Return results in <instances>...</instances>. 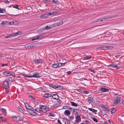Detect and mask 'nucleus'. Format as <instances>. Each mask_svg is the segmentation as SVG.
I'll use <instances>...</instances> for the list:
<instances>
[{"label": "nucleus", "mask_w": 124, "mask_h": 124, "mask_svg": "<svg viewBox=\"0 0 124 124\" xmlns=\"http://www.w3.org/2000/svg\"><path fill=\"white\" fill-rule=\"evenodd\" d=\"M24 105L26 109H28L29 110H30L31 106L30 105L27 103H24Z\"/></svg>", "instance_id": "dca6fc26"}, {"label": "nucleus", "mask_w": 124, "mask_h": 124, "mask_svg": "<svg viewBox=\"0 0 124 124\" xmlns=\"http://www.w3.org/2000/svg\"><path fill=\"white\" fill-rule=\"evenodd\" d=\"M18 109L20 112L22 113H24V109L20 106H18Z\"/></svg>", "instance_id": "0eeeda50"}, {"label": "nucleus", "mask_w": 124, "mask_h": 124, "mask_svg": "<svg viewBox=\"0 0 124 124\" xmlns=\"http://www.w3.org/2000/svg\"><path fill=\"white\" fill-rule=\"evenodd\" d=\"M39 73L37 72L34 73H33V75H31L32 77H35L36 78H39L40 77V76L39 75Z\"/></svg>", "instance_id": "1a4fd4ad"}, {"label": "nucleus", "mask_w": 124, "mask_h": 124, "mask_svg": "<svg viewBox=\"0 0 124 124\" xmlns=\"http://www.w3.org/2000/svg\"><path fill=\"white\" fill-rule=\"evenodd\" d=\"M43 35L41 34L40 35H39V37L40 39H41L43 37Z\"/></svg>", "instance_id": "603ef678"}, {"label": "nucleus", "mask_w": 124, "mask_h": 124, "mask_svg": "<svg viewBox=\"0 0 124 124\" xmlns=\"http://www.w3.org/2000/svg\"><path fill=\"white\" fill-rule=\"evenodd\" d=\"M101 19H102L103 20V21H104L105 20H106V17L105 18H104V17H102V18H101Z\"/></svg>", "instance_id": "bf43d9fd"}, {"label": "nucleus", "mask_w": 124, "mask_h": 124, "mask_svg": "<svg viewBox=\"0 0 124 124\" xmlns=\"http://www.w3.org/2000/svg\"><path fill=\"white\" fill-rule=\"evenodd\" d=\"M51 96V94L45 93L44 94V97L46 98H48Z\"/></svg>", "instance_id": "aec40b11"}, {"label": "nucleus", "mask_w": 124, "mask_h": 124, "mask_svg": "<svg viewBox=\"0 0 124 124\" xmlns=\"http://www.w3.org/2000/svg\"><path fill=\"white\" fill-rule=\"evenodd\" d=\"M8 71H5L3 72V74L6 76H8Z\"/></svg>", "instance_id": "c9c22d12"}, {"label": "nucleus", "mask_w": 124, "mask_h": 124, "mask_svg": "<svg viewBox=\"0 0 124 124\" xmlns=\"http://www.w3.org/2000/svg\"><path fill=\"white\" fill-rule=\"evenodd\" d=\"M100 18L98 19L97 20L95 21V22L96 23L97 22H98L99 21H100Z\"/></svg>", "instance_id": "052dcab7"}, {"label": "nucleus", "mask_w": 124, "mask_h": 124, "mask_svg": "<svg viewBox=\"0 0 124 124\" xmlns=\"http://www.w3.org/2000/svg\"><path fill=\"white\" fill-rule=\"evenodd\" d=\"M36 63H40L42 62V61L40 60L36 59L34 61Z\"/></svg>", "instance_id": "393cba45"}, {"label": "nucleus", "mask_w": 124, "mask_h": 124, "mask_svg": "<svg viewBox=\"0 0 124 124\" xmlns=\"http://www.w3.org/2000/svg\"><path fill=\"white\" fill-rule=\"evenodd\" d=\"M115 68L117 69H118L120 68V67L118 66L117 65H115Z\"/></svg>", "instance_id": "864d4df0"}, {"label": "nucleus", "mask_w": 124, "mask_h": 124, "mask_svg": "<svg viewBox=\"0 0 124 124\" xmlns=\"http://www.w3.org/2000/svg\"><path fill=\"white\" fill-rule=\"evenodd\" d=\"M13 117L15 118V119L16 121H19L21 119V118L19 116H14Z\"/></svg>", "instance_id": "5701e85b"}, {"label": "nucleus", "mask_w": 124, "mask_h": 124, "mask_svg": "<svg viewBox=\"0 0 124 124\" xmlns=\"http://www.w3.org/2000/svg\"><path fill=\"white\" fill-rule=\"evenodd\" d=\"M110 124H114V122L112 120H111V122L110 123Z\"/></svg>", "instance_id": "774afa93"}, {"label": "nucleus", "mask_w": 124, "mask_h": 124, "mask_svg": "<svg viewBox=\"0 0 124 124\" xmlns=\"http://www.w3.org/2000/svg\"><path fill=\"white\" fill-rule=\"evenodd\" d=\"M52 98L55 100H58L59 98L58 95L57 94H53L51 95Z\"/></svg>", "instance_id": "9d476101"}, {"label": "nucleus", "mask_w": 124, "mask_h": 124, "mask_svg": "<svg viewBox=\"0 0 124 124\" xmlns=\"http://www.w3.org/2000/svg\"><path fill=\"white\" fill-rule=\"evenodd\" d=\"M75 111L76 113L75 114H75V115H76L77 114L79 113L78 109H76Z\"/></svg>", "instance_id": "a18cd8bd"}, {"label": "nucleus", "mask_w": 124, "mask_h": 124, "mask_svg": "<svg viewBox=\"0 0 124 124\" xmlns=\"http://www.w3.org/2000/svg\"><path fill=\"white\" fill-rule=\"evenodd\" d=\"M43 1L44 3L47 4L49 1H50L49 0H43Z\"/></svg>", "instance_id": "4c0bfd02"}, {"label": "nucleus", "mask_w": 124, "mask_h": 124, "mask_svg": "<svg viewBox=\"0 0 124 124\" xmlns=\"http://www.w3.org/2000/svg\"><path fill=\"white\" fill-rule=\"evenodd\" d=\"M8 80L9 81H11L12 82H13V81H15V79H13L12 78H9Z\"/></svg>", "instance_id": "473e14b6"}, {"label": "nucleus", "mask_w": 124, "mask_h": 124, "mask_svg": "<svg viewBox=\"0 0 124 124\" xmlns=\"http://www.w3.org/2000/svg\"><path fill=\"white\" fill-rule=\"evenodd\" d=\"M121 97L119 96L116 97L113 103L114 106L116 105L120 101Z\"/></svg>", "instance_id": "f03ea898"}, {"label": "nucleus", "mask_w": 124, "mask_h": 124, "mask_svg": "<svg viewBox=\"0 0 124 124\" xmlns=\"http://www.w3.org/2000/svg\"><path fill=\"white\" fill-rule=\"evenodd\" d=\"M68 117H69V119H71L72 120L74 119V117L72 116H69Z\"/></svg>", "instance_id": "c03bdc74"}, {"label": "nucleus", "mask_w": 124, "mask_h": 124, "mask_svg": "<svg viewBox=\"0 0 124 124\" xmlns=\"http://www.w3.org/2000/svg\"><path fill=\"white\" fill-rule=\"evenodd\" d=\"M67 62H65L64 63H62L60 62H59V67H60L62 66H64L65 64Z\"/></svg>", "instance_id": "c85d7f7f"}, {"label": "nucleus", "mask_w": 124, "mask_h": 124, "mask_svg": "<svg viewBox=\"0 0 124 124\" xmlns=\"http://www.w3.org/2000/svg\"><path fill=\"white\" fill-rule=\"evenodd\" d=\"M52 66L54 68H56L60 67L59 62L57 63H54L53 64Z\"/></svg>", "instance_id": "4468645a"}, {"label": "nucleus", "mask_w": 124, "mask_h": 124, "mask_svg": "<svg viewBox=\"0 0 124 124\" xmlns=\"http://www.w3.org/2000/svg\"><path fill=\"white\" fill-rule=\"evenodd\" d=\"M3 85L4 86L5 88L7 89L9 87V82L8 81L5 80L3 83Z\"/></svg>", "instance_id": "423d86ee"}, {"label": "nucleus", "mask_w": 124, "mask_h": 124, "mask_svg": "<svg viewBox=\"0 0 124 124\" xmlns=\"http://www.w3.org/2000/svg\"><path fill=\"white\" fill-rule=\"evenodd\" d=\"M35 110L38 112L40 113L41 112L40 106L39 108L37 107L35 109Z\"/></svg>", "instance_id": "4be33fe9"}, {"label": "nucleus", "mask_w": 124, "mask_h": 124, "mask_svg": "<svg viewBox=\"0 0 124 124\" xmlns=\"http://www.w3.org/2000/svg\"><path fill=\"white\" fill-rule=\"evenodd\" d=\"M111 66L113 68H115V65L113 64H111L108 65V66Z\"/></svg>", "instance_id": "09e8293b"}, {"label": "nucleus", "mask_w": 124, "mask_h": 124, "mask_svg": "<svg viewBox=\"0 0 124 124\" xmlns=\"http://www.w3.org/2000/svg\"><path fill=\"white\" fill-rule=\"evenodd\" d=\"M13 7L14 8H16L17 9H18V5H14L13 6Z\"/></svg>", "instance_id": "79ce46f5"}, {"label": "nucleus", "mask_w": 124, "mask_h": 124, "mask_svg": "<svg viewBox=\"0 0 124 124\" xmlns=\"http://www.w3.org/2000/svg\"><path fill=\"white\" fill-rule=\"evenodd\" d=\"M83 93L84 94H87L89 93V91H83Z\"/></svg>", "instance_id": "e433bc0d"}, {"label": "nucleus", "mask_w": 124, "mask_h": 124, "mask_svg": "<svg viewBox=\"0 0 124 124\" xmlns=\"http://www.w3.org/2000/svg\"><path fill=\"white\" fill-rule=\"evenodd\" d=\"M92 97H88L87 98V101H88V102L89 103H90L91 101V100Z\"/></svg>", "instance_id": "7c9ffc66"}, {"label": "nucleus", "mask_w": 124, "mask_h": 124, "mask_svg": "<svg viewBox=\"0 0 124 124\" xmlns=\"http://www.w3.org/2000/svg\"><path fill=\"white\" fill-rule=\"evenodd\" d=\"M59 12L57 11H55L52 12H50L48 13V14L49 15H58L59 14Z\"/></svg>", "instance_id": "39448f33"}, {"label": "nucleus", "mask_w": 124, "mask_h": 124, "mask_svg": "<svg viewBox=\"0 0 124 124\" xmlns=\"http://www.w3.org/2000/svg\"><path fill=\"white\" fill-rule=\"evenodd\" d=\"M90 71L93 72V73H94L95 72V71H94L93 70H90Z\"/></svg>", "instance_id": "e2e57ef3"}, {"label": "nucleus", "mask_w": 124, "mask_h": 124, "mask_svg": "<svg viewBox=\"0 0 124 124\" xmlns=\"http://www.w3.org/2000/svg\"><path fill=\"white\" fill-rule=\"evenodd\" d=\"M23 76L24 77H26L28 78H31L32 77V76H29L28 75H26L25 74H24L23 75Z\"/></svg>", "instance_id": "2f4dec72"}, {"label": "nucleus", "mask_w": 124, "mask_h": 124, "mask_svg": "<svg viewBox=\"0 0 124 124\" xmlns=\"http://www.w3.org/2000/svg\"><path fill=\"white\" fill-rule=\"evenodd\" d=\"M70 111L68 110H65L64 112V114L65 115H67V116L70 115Z\"/></svg>", "instance_id": "f3484780"}, {"label": "nucleus", "mask_w": 124, "mask_h": 124, "mask_svg": "<svg viewBox=\"0 0 124 124\" xmlns=\"http://www.w3.org/2000/svg\"><path fill=\"white\" fill-rule=\"evenodd\" d=\"M79 122V121L76 120L75 121V123H74V124H77V123Z\"/></svg>", "instance_id": "69168bd1"}, {"label": "nucleus", "mask_w": 124, "mask_h": 124, "mask_svg": "<svg viewBox=\"0 0 124 124\" xmlns=\"http://www.w3.org/2000/svg\"><path fill=\"white\" fill-rule=\"evenodd\" d=\"M1 111L3 112V113H5V114H6V110L5 109L2 108L1 109Z\"/></svg>", "instance_id": "c756f323"}, {"label": "nucleus", "mask_w": 124, "mask_h": 124, "mask_svg": "<svg viewBox=\"0 0 124 124\" xmlns=\"http://www.w3.org/2000/svg\"><path fill=\"white\" fill-rule=\"evenodd\" d=\"M5 2L6 3H9V1H8V0H5Z\"/></svg>", "instance_id": "680f3d73"}, {"label": "nucleus", "mask_w": 124, "mask_h": 124, "mask_svg": "<svg viewBox=\"0 0 124 124\" xmlns=\"http://www.w3.org/2000/svg\"><path fill=\"white\" fill-rule=\"evenodd\" d=\"M102 46H101L99 47H97L96 48V49L97 50H101V49H102Z\"/></svg>", "instance_id": "3c124183"}, {"label": "nucleus", "mask_w": 124, "mask_h": 124, "mask_svg": "<svg viewBox=\"0 0 124 124\" xmlns=\"http://www.w3.org/2000/svg\"><path fill=\"white\" fill-rule=\"evenodd\" d=\"M101 107L102 108H104V111H108L110 110V108H109L108 107H107L105 105H101Z\"/></svg>", "instance_id": "9b49d317"}, {"label": "nucleus", "mask_w": 124, "mask_h": 124, "mask_svg": "<svg viewBox=\"0 0 124 124\" xmlns=\"http://www.w3.org/2000/svg\"><path fill=\"white\" fill-rule=\"evenodd\" d=\"M28 112L29 114L32 116H36L38 115L37 113L34 111H28Z\"/></svg>", "instance_id": "6e6552de"}, {"label": "nucleus", "mask_w": 124, "mask_h": 124, "mask_svg": "<svg viewBox=\"0 0 124 124\" xmlns=\"http://www.w3.org/2000/svg\"><path fill=\"white\" fill-rule=\"evenodd\" d=\"M8 64L7 63H6L5 64H3L2 65V66H3L5 65H6V66L8 65Z\"/></svg>", "instance_id": "13d9d810"}, {"label": "nucleus", "mask_w": 124, "mask_h": 124, "mask_svg": "<svg viewBox=\"0 0 124 124\" xmlns=\"http://www.w3.org/2000/svg\"><path fill=\"white\" fill-rule=\"evenodd\" d=\"M8 22L6 21H4V22H2L1 23V24L3 26H4L5 24H6V23H7Z\"/></svg>", "instance_id": "72a5a7b5"}, {"label": "nucleus", "mask_w": 124, "mask_h": 124, "mask_svg": "<svg viewBox=\"0 0 124 124\" xmlns=\"http://www.w3.org/2000/svg\"><path fill=\"white\" fill-rule=\"evenodd\" d=\"M76 110V109L73 108L72 109L73 112L72 113H74L75 112V111Z\"/></svg>", "instance_id": "338daca9"}, {"label": "nucleus", "mask_w": 124, "mask_h": 124, "mask_svg": "<svg viewBox=\"0 0 124 124\" xmlns=\"http://www.w3.org/2000/svg\"><path fill=\"white\" fill-rule=\"evenodd\" d=\"M75 118L76 120H77L79 122L81 121V117L78 115L77 116H75Z\"/></svg>", "instance_id": "a211bd4d"}, {"label": "nucleus", "mask_w": 124, "mask_h": 124, "mask_svg": "<svg viewBox=\"0 0 124 124\" xmlns=\"http://www.w3.org/2000/svg\"><path fill=\"white\" fill-rule=\"evenodd\" d=\"M59 88V85H55V87H54V89L58 90Z\"/></svg>", "instance_id": "49530a36"}, {"label": "nucleus", "mask_w": 124, "mask_h": 124, "mask_svg": "<svg viewBox=\"0 0 124 124\" xmlns=\"http://www.w3.org/2000/svg\"><path fill=\"white\" fill-rule=\"evenodd\" d=\"M102 50H105L107 49V46H102Z\"/></svg>", "instance_id": "58836bf2"}, {"label": "nucleus", "mask_w": 124, "mask_h": 124, "mask_svg": "<svg viewBox=\"0 0 124 124\" xmlns=\"http://www.w3.org/2000/svg\"><path fill=\"white\" fill-rule=\"evenodd\" d=\"M115 16H107V17H106V20L109 19H112L113 17Z\"/></svg>", "instance_id": "412c9836"}, {"label": "nucleus", "mask_w": 124, "mask_h": 124, "mask_svg": "<svg viewBox=\"0 0 124 124\" xmlns=\"http://www.w3.org/2000/svg\"><path fill=\"white\" fill-rule=\"evenodd\" d=\"M29 97L30 98H31V99L32 100V99L33 98V97L31 95H29Z\"/></svg>", "instance_id": "0e129e2a"}, {"label": "nucleus", "mask_w": 124, "mask_h": 124, "mask_svg": "<svg viewBox=\"0 0 124 124\" xmlns=\"http://www.w3.org/2000/svg\"><path fill=\"white\" fill-rule=\"evenodd\" d=\"M29 110H31V111H33L34 110H34V108H32L31 106V108H30Z\"/></svg>", "instance_id": "8fccbe9b"}, {"label": "nucleus", "mask_w": 124, "mask_h": 124, "mask_svg": "<svg viewBox=\"0 0 124 124\" xmlns=\"http://www.w3.org/2000/svg\"><path fill=\"white\" fill-rule=\"evenodd\" d=\"M88 109L90 111L94 113L96 112L97 111L96 110L91 108H88Z\"/></svg>", "instance_id": "bb28decb"}, {"label": "nucleus", "mask_w": 124, "mask_h": 124, "mask_svg": "<svg viewBox=\"0 0 124 124\" xmlns=\"http://www.w3.org/2000/svg\"><path fill=\"white\" fill-rule=\"evenodd\" d=\"M49 116H54L53 113H49Z\"/></svg>", "instance_id": "de8ad7c7"}, {"label": "nucleus", "mask_w": 124, "mask_h": 124, "mask_svg": "<svg viewBox=\"0 0 124 124\" xmlns=\"http://www.w3.org/2000/svg\"><path fill=\"white\" fill-rule=\"evenodd\" d=\"M63 23L62 21L60 22H58L57 23H55L53 24H52L51 25V28H54L58 26H60Z\"/></svg>", "instance_id": "7ed1b4c3"}, {"label": "nucleus", "mask_w": 124, "mask_h": 124, "mask_svg": "<svg viewBox=\"0 0 124 124\" xmlns=\"http://www.w3.org/2000/svg\"><path fill=\"white\" fill-rule=\"evenodd\" d=\"M100 90L101 91V92H108L109 91V90L108 89L103 87L101 88Z\"/></svg>", "instance_id": "ddd939ff"}, {"label": "nucleus", "mask_w": 124, "mask_h": 124, "mask_svg": "<svg viewBox=\"0 0 124 124\" xmlns=\"http://www.w3.org/2000/svg\"><path fill=\"white\" fill-rule=\"evenodd\" d=\"M113 47L112 46H107V49H111Z\"/></svg>", "instance_id": "f704fd0d"}, {"label": "nucleus", "mask_w": 124, "mask_h": 124, "mask_svg": "<svg viewBox=\"0 0 124 124\" xmlns=\"http://www.w3.org/2000/svg\"><path fill=\"white\" fill-rule=\"evenodd\" d=\"M4 119H5V118L1 116L0 115V120H1V121H3L4 120Z\"/></svg>", "instance_id": "37998d69"}, {"label": "nucleus", "mask_w": 124, "mask_h": 124, "mask_svg": "<svg viewBox=\"0 0 124 124\" xmlns=\"http://www.w3.org/2000/svg\"><path fill=\"white\" fill-rule=\"evenodd\" d=\"M92 119L93 121L95 122H98V121L96 118L93 117Z\"/></svg>", "instance_id": "a19ab883"}, {"label": "nucleus", "mask_w": 124, "mask_h": 124, "mask_svg": "<svg viewBox=\"0 0 124 124\" xmlns=\"http://www.w3.org/2000/svg\"><path fill=\"white\" fill-rule=\"evenodd\" d=\"M77 91L80 93H83V91H82L81 90H80V89H77Z\"/></svg>", "instance_id": "5fc2aeb1"}, {"label": "nucleus", "mask_w": 124, "mask_h": 124, "mask_svg": "<svg viewBox=\"0 0 124 124\" xmlns=\"http://www.w3.org/2000/svg\"><path fill=\"white\" fill-rule=\"evenodd\" d=\"M51 28V27H49V26L48 25H47L45 27H43V28L41 29L40 30L41 31H42L45 30H47L48 29H50Z\"/></svg>", "instance_id": "f8f14e48"}, {"label": "nucleus", "mask_w": 124, "mask_h": 124, "mask_svg": "<svg viewBox=\"0 0 124 124\" xmlns=\"http://www.w3.org/2000/svg\"><path fill=\"white\" fill-rule=\"evenodd\" d=\"M63 119V121L64 122H65V124H66V122L67 124H69L70 123V122L69 120L66 118H62Z\"/></svg>", "instance_id": "2eb2a0df"}, {"label": "nucleus", "mask_w": 124, "mask_h": 124, "mask_svg": "<svg viewBox=\"0 0 124 124\" xmlns=\"http://www.w3.org/2000/svg\"><path fill=\"white\" fill-rule=\"evenodd\" d=\"M21 32H16V33H13V34H11L10 35H8V36L9 38H11L13 36H16L19 35V34L21 33Z\"/></svg>", "instance_id": "20e7f679"}, {"label": "nucleus", "mask_w": 124, "mask_h": 124, "mask_svg": "<svg viewBox=\"0 0 124 124\" xmlns=\"http://www.w3.org/2000/svg\"><path fill=\"white\" fill-rule=\"evenodd\" d=\"M63 108L64 109H69L70 111H71L72 110V108L70 107L69 106H66L63 107Z\"/></svg>", "instance_id": "6ab92c4d"}, {"label": "nucleus", "mask_w": 124, "mask_h": 124, "mask_svg": "<svg viewBox=\"0 0 124 124\" xmlns=\"http://www.w3.org/2000/svg\"><path fill=\"white\" fill-rule=\"evenodd\" d=\"M57 122L59 123L60 124H62L60 120L59 119H58L57 120Z\"/></svg>", "instance_id": "4d7b16f0"}, {"label": "nucleus", "mask_w": 124, "mask_h": 124, "mask_svg": "<svg viewBox=\"0 0 124 124\" xmlns=\"http://www.w3.org/2000/svg\"><path fill=\"white\" fill-rule=\"evenodd\" d=\"M111 113L112 114H113L116 111V110L115 108H112L111 109Z\"/></svg>", "instance_id": "a878e982"}, {"label": "nucleus", "mask_w": 124, "mask_h": 124, "mask_svg": "<svg viewBox=\"0 0 124 124\" xmlns=\"http://www.w3.org/2000/svg\"><path fill=\"white\" fill-rule=\"evenodd\" d=\"M70 102L71 104V105L73 106L76 107L78 106L77 104H76L73 102L70 101Z\"/></svg>", "instance_id": "b1692460"}, {"label": "nucleus", "mask_w": 124, "mask_h": 124, "mask_svg": "<svg viewBox=\"0 0 124 124\" xmlns=\"http://www.w3.org/2000/svg\"><path fill=\"white\" fill-rule=\"evenodd\" d=\"M50 86L54 88V87H55V85H53V84H51L49 85Z\"/></svg>", "instance_id": "ea45409f"}, {"label": "nucleus", "mask_w": 124, "mask_h": 124, "mask_svg": "<svg viewBox=\"0 0 124 124\" xmlns=\"http://www.w3.org/2000/svg\"><path fill=\"white\" fill-rule=\"evenodd\" d=\"M40 108L41 112H43L45 113L46 112L48 111L49 110V108L46 106L40 105Z\"/></svg>", "instance_id": "f257e3e1"}, {"label": "nucleus", "mask_w": 124, "mask_h": 124, "mask_svg": "<svg viewBox=\"0 0 124 124\" xmlns=\"http://www.w3.org/2000/svg\"><path fill=\"white\" fill-rule=\"evenodd\" d=\"M92 58L91 56L90 55L87 56L86 57H84V60H87L90 58Z\"/></svg>", "instance_id": "cd10ccee"}, {"label": "nucleus", "mask_w": 124, "mask_h": 124, "mask_svg": "<svg viewBox=\"0 0 124 124\" xmlns=\"http://www.w3.org/2000/svg\"><path fill=\"white\" fill-rule=\"evenodd\" d=\"M63 88L62 87L60 86L59 85V88L58 90L62 89Z\"/></svg>", "instance_id": "6e6d98bb"}]
</instances>
